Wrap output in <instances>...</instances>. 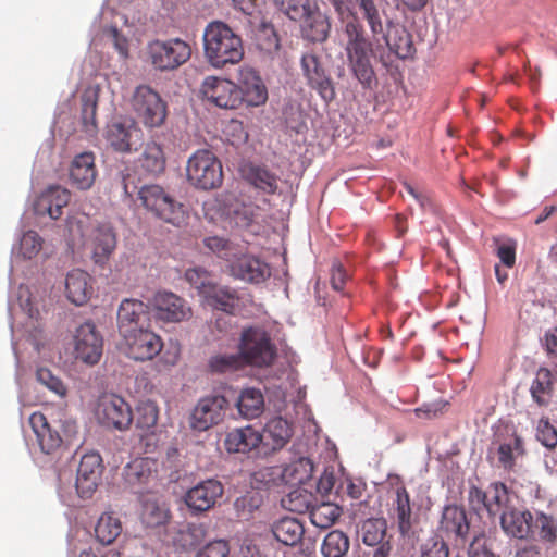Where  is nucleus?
<instances>
[{
  "label": "nucleus",
  "instance_id": "nucleus-1",
  "mask_svg": "<svg viewBox=\"0 0 557 557\" xmlns=\"http://www.w3.org/2000/svg\"><path fill=\"white\" fill-rule=\"evenodd\" d=\"M330 3L339 20L346 22L344 32L347 37L345 52L348 66L364 89H372L376 85L375 72L370 61L373 42L366 37L363 26L356 18L352 0H332Z\"/></svg>",
  "mask_w": 557,
  "mask_h": 557
},
{
  "label": "nucleus",
  "instance_id": "nucleus-2",
  "mask_svg": "<svg viewBox=\"0 0 557 557\" xmlns=\"http://www.w3.org/2000/svg\"><path fill=\"white\" fill-rule=\"evenodd\" d=\"M203 49L207 61L216 69L236 64L244 57L240 36L223 22H211L206 27Z\"/></svg>",
  "mask_w": 557,
  "mask_h": 557
},
{
  "label": "nucleus",
  "instance_id": "nucleus-3",
  "mask_svg": "<svg viewBox=\"0 0 557 557\" xmlns=\"http://www.w3.org/2000/svg\"><path fill=\"white\" fill-rule=\"evenodd\" d=\"M237 348L244 366L268 368L277 356L269 332L259 325L243 329Z\"/></svg>",
  "mask_w": 557,
  "mask_h": 557
},
{
  "label": "nucleus",
  "instance_id": "nucleus-4",
  "mask_svg": "<svg viewBox=\"0 0 557 557\" xmlns=\"http://www.w3.org/2000/svg\"><path fill=\"white\" fill-rule=\"evenodd\" d=\"M138 199L146 210L164 222L177 227L185 224L187 213L184 206L175 201L161 186H143L138 191Z\"/></svg>",
  "mask_w": 557,
  "mask_h": 557
},
{
  "label": "nucleus",
  "instance_id": "nucleus-5",
  "mask_svg": "<svg viewBox=\"0 0 557 557\" xmlns=\"http://www.w3.org/2000/svg\"><path fill=\"white\" fill-rule=\"evenodd\" d=\"M147 61L160 72L174 71L191 57V47L181 38L154 39L147 45Z\"/></svg>",
  "mask_w": 557,
  "mask_h": 557
},
{
  "label": "nucleus",
  "instance_id": "nucleus-6",
  "mask_svg": "<svg viewBox=\"0 0 557 557\" xmlns=\"http://www.w3.org/2000/svg\"><path fill=\"white\" fill-rule=\"evenodd\" d=\"M393 498L389 507V517L396 524L403 537L411 539L419 524V508L411 502L409 492L399 475L391 479Z\"/></svg>",
  "mask_w": 557,
  "mask_h": 557
},
{
  "label": "nucleus",
  "instance_id": "nucleus-7",
  "mask_svg": "<svg viewBox=\"0 0 557 557\" xmlns=\"http://www.w3.org/2000/svg\"><path fill=\"white\" fill-rule=\"evenodd\" d=\"M188 182L199 189H214L223 181V171L220 160L208 149L195 151L186 165Z\"/></svg>",
  "mask_w": 557,
  "mask_h": 557
},
{
  "label": "nucleus",
  "instance_id": "nucleus-8",
  "mask_svg": "<svg viewBox=\"0 0 557 557\" xmlns=\"http://www.w3.org/2000/svg\"><path fill=\"white\" fill-rule=\"evenodd\" d=\"M525 454L524 440L512 425H505L494 433L488 457L496 458L497 467L510 471Z\"/></svg>",
  "mask_w": 557,
  "mask_h": 557
},
{
  "label": "nucleus",
  "instance_id": "nucleus-9",
  "mask_svg": "<svg viewBox=\"0 0 557 557\" xmlns=\"http://www.w3.org/2000/svg\"><path fill=\"white\" fill-rule=\"evenodd\" d=\"M373 4L377 12V16L374 22L373 20H370L369 22V18L361 14L370 28L373 41L375 44H380L382 39L388 49L399 59H407L411 57L414 52V48L410 34L406 29L401 28L396 29L395 35L392 37L391 34L385 30L383 21L384 17H386V11L384 8L386 2L383 0H373Z\"/></svg>",
  "mask_w": 557,
  "mask_h": 557
},
{
  "label": "nucleus",
  "instance_id": "nucleus-10",
  "mask_svg": "<svg viewBox=\"0 0 557 557\" xmlns=\"http://www.w3.org/2000/svg\"><path fill=\"white\" fill-rule=\"evenodd\" d=\"M133 109L148 128L163 125L168 115L166 102L148 85L138 86L133 95Z\"/></svg>",
  "mask_w": 557,
  "mask_h": 557
},
{
  "label": "nucleus",
  "instance_id": "nucleus-11",
  "mask_svg": "<svg viewBox=\"0 0 557 557\" xmlns=\"http://www.w3.org/2000/svg\"><path fill=\"white\" fill-rule=\"evenodd\" d=\"M228 408L227 399L220 394L201 397L189 416L191 430L205 432L223 421Z\"/></svg>",
  "mask_w": 557,
  "mask_h": 557
},
{
  "label": "nucleus",
  "instance_id": "nucleus-12",
  "mask_svg": "<svg viewBox=\"0 0 557 557\" xmlns=\"http://www.w3.org/2000/svg\"><path fill=\"white\" fill-rule=\"evenodd\" d=\"M96 417L101 425L117 431L128 430L134 421L129 404L117 395L102 396L97 405Z\"/></svg>",
  "mask_w": 557,
  "mask_h": 557
},
{
  "label": "nucleus",
  "instance_id": "nucleus-13",
  "mask_svg": "<svg viewBox=\"0 0 557 557\" xmlns=\"http://www.w3.org/2000/svg\"><path fill=\"white\" fill-rule=\"evenodd\" d=\"M121 336L125 354L137 361L152 360L163 347L161 337L146 327L135 329Z\"/></svg>",
  "mask_w": 557,
  "mask_h": 557
},
{
  "label": "nucleus",
  "instance_id": "nucleus-14",
  "mask_svg": "<svg viewBox=\"0 0 557 557\" xmlns=\"http://www.w3.org/2000/svg\"><path fill=\"white\" fill-rule=\"evenodd\" d=\"M76 359L94 366L100 361L103 350V338L97 326L88 321L76 327L73 335Z\"/></svg>",
  "mask_w": 557,
  "mask_h": 557
},
{
  "label": "nucleus",
  "instance_id": "nucleus-15",
  "mask_svg": "<svg viewBox=\"0 0 557 557\" xmlns=\"http://www.w3.org/2000/svg\"><path fill=\"white\" fill-rule=\"evenodd\" d=\"M141 129L133 119L113 120L107 125L104 138L117 152H131L141 141Z\"/></svg>",
  "mask_w": 557,
  "mask_h": 557
},
{
  "label": "nucleus",
  "instance_id": "nucleus-16",
  "mask_svg": "<svg viewBox=\"0 0 557 557\" xmlns=\"http://www.w3.org/2000/svg\"><path fill=\"white\" fill-rule=\"evenodd\" d=\"M201 92L207 100L222 109H236L242 104L237 85L225 78L207 77L201 85Z\"/></svg>",
  "mask_w": 557,
  "mask_h": 557
},
{
  "label": "nucleus",
  "instance_id": "nucleus-17",
  "mask_svg": "<svg viewBox=\"0 0 557 557\" xmlns=\"http://www.w3.org/2000/svg\"><path fill=\"white\" fill-rule=\"evenodd\" d=\"M152 308L158 320L177 323L191 317L187 302L171 292H158L152 298Z\"/></svg>",
  "mask_w": 557,
  "mask_h": 557
},
{
  "label": "nucleus",
  "instance_id": "nucleus-18",
  "mask_svg": "<svg viewBox=\"0 0 557 557\" xmlns=\"http://www.w3.org/2000/svg\"><path fill=\"white\" fill-rule=\"evenodd\" d=\"M102 473L100 454L90 451L82 456L76 475V490L82 498H88L96 491Z\"/></svg>",
  "mask_w": 557,
  "mask_h": 557
},
{
  "label": "nucleus",
  "instance_id": "nucleus-19",
  "mask_svg": "<svg viewBox=\"0 0 557 557\" xmlns=\"http://www.w3.org/2000/svg\"><path fill=\"white\" fill-rule=\"evenodd\" d=\"M301 69L310 87L317 90L326 103L335 99L336 92L333 82L326 75L325 70L315 54H304L301 58Z\"/></svg>",
  "mask_w": 557,
  "mask_h": 557
},
{
  "label": "nucleus",
  "instance_id": "nucleus-20",
  "mask_svg": "<svg viewBox=\"0 0 557 557\" xmlns=\"http://www.w3.org/2000/svg\"><path fill=\"white\" fill-rule=\"evenodd\" d=\"M242 103L249 107H259L268 100V89L258 72L249 66H243L238 71V85Z\"/></svg>",
  "mask_w": 557,
  "mask_h": 557
},
{
  "label": "nucleus",
  "instance_id": "nucleus-21",
  "mask_svg": "<svg viewBox=\"0 0 557 557\" xmlns=\"http://www.w3.org/2000/svg\"><path fill=\"white\" fill-rule=\"evenodd\" d=\"M223 492L221 482L209 479L190 488L185 495V503L194 511H207L215 505Z\"/></svg>",
  "mask_w": 557,
  "mask_h": 557
},
{
  "label": "nucleus",
  "instance_id": "nucleus-22",
  "mask_svg": "<svg viewBox=\"0 0 557 557\" xmlns=\"http://www.w3.org/2000/svg\"><path fill=\"white\" fill-rule=\"evenodd\" d=\"M295 22L300 23L301 35L309 41L324 42L330 35V20L315 2L311 8L307 9V12L300 20H296Z\"/></svg>",
  "mask_w": 557,
  "mask_h": 557
},
{
  "label": "nucleus",
  "instance_id": "nucleus-23",
  "mask_svg": "<svg viewBox=\"0 0 557 557\" xmlns=\"http://www.w3.org/2000/svg\"><path fill=\"white\" fill-rule=\"evenodd\" d=\"M148 320V306L138 299H124L117 311V327L120 335L144 327Z\"/></svg>",
  "mask_w": 557,
  "mask_h": 557
},
{
  "label": "nucleus",
  "instance_id": "nucleus-24",
  "mask_svg": "<svg viewBox=\"0 0 557 557\" xmlns=\"http://www.w3.org/2000/svg\"><path fill=\"white\" fill-rule=\"evenodd\" d=\"M231 274L242 281L259 284L270 276L269 265L260 259L243 255L231 263Z\"/></svg>",
  "mask_w": 557,
  "mask_h": 557
},
{
  "label": "nucleus",
  "instance_id": "nucleus-25",
  "mask_svg": "<svg viewBox=\"0 0 557 557\" xmlns=\"http://www.w3.org/2000/svg\"><path fill=\"white\" fill-rule=\"evenodd\" d=\"M71 194L61 186H50L40 194L34 205V210L38 215H49L57 220L62 215V210L67 206Z\"/></svg>",
  "mask_w": 557,
  "mask_h": 557
},
{
  "label": "nucleus",
  "instance_id": "nucleus-26",
  "mask_svg": "<svg viewBox=\"0 0 557 557\" xmlns=\"http://www.w3.org/2000/svg\"><path fill=\"white\" fill-rule=\"evenodd\" d=\"M470 524L466 511L457 505H447L444 507L440 520L438 531L448 539L465 541L469 533Z\"/></svg>",
  "mask_w": 557,
  "mask_h": 557
},
{
  "label": "nucleus",
  "instance_id": "nucleus-27",
  "mask_svg": "<svg viewBox=\"0 0 557 557\" xmlns=\"http://www.w3.org/2000/svg\"><path fill=\"white\" fill-rule=\"evenodd\" d=\"M157 460L148 457L135 458L124 468L125 482L132 488H141L157 479Z\"/></svg>",
  "mask_w": 557,
  "mask_h": 557
},
{
  "label": "nucleus",
  "instance_id": "nucleus-28",
  "mask_svg": "<svg viewBox=\"0 0 557 557\" xmlns=\"http://www.w3.org/2000/svg\"><path fill=\"white\" fill-rule=\"evenodd\" d=\"M65 293L72 304L85 305L94 294L92 277L81 269L72 270L65 278Z\"/></svg>",
  "mask_w": 557,
  "mask_h": 557
},
{
  "label": "nucleus",
  "instance_id": "nucleus-29",
  "mask_svg": "<svg viewBox=\"0 0 557 557\" xmlns=\"http://www.w3.org/2000/svg\"><path fill=\"white\" fill-rule=\"evenodd\" d=\"M532 511L519 510L510 507L504 511L500 517V527L503 531L511 537L518 540L531 539Z\"/></svg>",
  "mask_w": 557,
  "mask_h": 557
},
{
  "label": "nucleus",
  "instance_id": "nucleus-30",
  "mask_svg": "<svg viewBox=\"0 0 557 557\" xmlns=\"http://www.w3.org/2000/svg\"><path fill=\"white\" fill-rule=\"evenodd\" d=\"M116 248V234L109 224H100L91 233V251L95 263L104 265Z\"/></svg>",
  "mask_w": 557,
  "mask_h": 557
},
{
  "label": "nucleus",
  "instance_id": "nucleus-31",
  "mask_svg": "<svg viewBox=\"0 0 557 557\" xmlns=\"http://www.w3.org/2000/svg\"><path fill=\"white\" fill-rule=\"evenodd\" d=\"M29 424L42 453L51 454L61 446L62 437L57 430L51 428L44 413L40 411L32 413Z\"/></svg>",
  "mask_w": 557,
  "mask_h": 557
},
{
  "label": "nucleus",
  "instance_id": "nucleus-32",
  "mask_svg": "<svg viewBox=\"0 0 557 557\" xmlns=\"http://www.w3.org/2000/svg\"><path fill=\"white\" fill-rule=\"evenodd\" d=\"M97 170L92 152H83L76 156L70 168V180L78 189H89L95 183Z\"/></svg>",
  "mask_w": 557,
  "mask_h": 557
},
{
  "label": "nucleus",
  "instance_id": "nucleus-33",
  "mask_svg": "<svg viewBox=\"0 0 557 557\" xmlns=\"http://www.w3.org/2000/svg\"><path fill=\"white\" fill-rule=\"evenodd\" d=\"M261 442L262 435L251 426H246L228 432L224 446L230 453L247 454L257 448Z\"/></svg>",
  "mask_w": 557,
  "mask_h": 557
},
{
  "label": "nucleus",
  "instance_id": "nucleus-34",
  "mask_svg": "<svg viewBox=\"0 0 557 557\" xmlns=\"http://www.w3.org/2000/svg\"><path fill=\"white\" fill-rule=\"evenodd\" d=\"M272 533L284 545L295 546L302 540L305 528L297 518L283 517L273 523Z\"/></svg>",
  "mask_w": 557,
  "mask_h": 557
},
{
  "label": "nucleus",
  "instance_id": "nucleus-35",
  "mask_svg": "<svg viewBox=\"0 0 557 557\" xmlns=\"http://www.w3.org/2000/svg\"><path fill=\"white\" fill-rule=\"evenodd\" d=\"M531 529V539L539 537L542 542L549 544L557 542V516L534 510Z\"/></svg>",
  "mask_w": 557,
  "mask_h": 557
},
{
  "label": "nucleus",
  "instance_id": "nucleus-36",
  "mask_svg": "<svg viewBox=\"0 0 557 557\" xmlns=\"http://www.w3.org/2000/svg\"><path fill=\"white\" fill-rule=\"evenodd\" d=\"M313 468L309 458L300 457L288 465L281 466V482L292 486L305 484L311 479Z\"/></svg>",
  "mask_w": 557,
  "mask_h": 557
},
{
  "label": "nucleus",
  "instance_id": "nucleus-37",
  "mask_svg": "<svg viewBox=\"0 0 557 557\" xmlns=\"http://www.w3.org/2000/svg\"><path fill=\"white\" fill-rule=\"evenodd\" d=\"M205 298L214 309L222 310L227 313L234 312L239 305L237 292L227 286L213 284L211 288L206 290Z\"/></svg>",
  "mask_w": 557,
  "mask_h": 557
},
{
  "label": "nucleus",
  "instance_id": "nucleus-38",
  "mask_svg": "<svg viewBox=\"0 0 557 557\" xmlns=\"http://www.w3.org/2000/svg\"><path fill=\"white\" fill-rule=\"evenodd\" d=\"M486 504L485 509L490 516L502 517L504 511H507L510 506V495L507 486L500 482H494L486 488Z\"/></svg>",
  "mask_w": 557,
  "mask_h": 557
},
{
  "label": "nucleus",
  "instance_id": "nucleus-39",
  "mask_svg": "<svg viewBox=\"0 0 557 557\" xmlns=\"http://www.w3.org/2000/svg\"><path fill=\"white\" fill-rule=\"evenodd\" d=\"M237 407L240 414L247 419L259 417L264 408L262 393L257 388L244 389L239 396Z\"/></svg>",
  "mask_w": 557,
  "mask_h": 557
},
{
  "label": "nucleus",
  "instance_id": "nucleus-40",
  "mask_svg": "<svg viewBox=\"0 0 557 557\" xmlns=\"http://www.w3.org/2000/svg\"><path fill=\"white\" fill-rule=\"evenodd\" d=\"M553 386L552 372L546 368H540L530 388L532 398L539 406L548 405L553 393Z\"/></svg>",
  "mask_w": 557,
  "mask_h": 557
},
{
  "label": "nucleus",
  "instance_id": "nucleus-41",
  "mask_svg": "<svg viewBox=\"0 0 557 557\" xmlns=\"http://www.w3.org/2000/svg\"><path fill=\"white\" fill-rule=\"evenodd\" d=\"M98 99V87H88L82 94V121L86 132H95L97 129Z\"/></svg>",
  "mask_w": 557,
  "mask_h": 557
},
{
  "label": "nucleus",
  "instance_id": "nucleus-42",
  "mask_svg": "<svg viewBox=\"0 0 557 557\" xmlns=\"http://www.w3.org/2000/svg\"><path fill=\"white\" fill-rule=\"evenodd\" d=\"M121 532V521L111 513L101 515L95 527V536L102 545L112 544Z\"/></svg>",
  "mask_w": 557,
  "mask_h": 557
},
{
  "label": "nucleus",
  "instance_id": "nucleus-43",
  "mask_svg": "<svg viewBox=\"0 0 557 557\" xmlns=\"http://www.w3.org/2000/svg\"><path fill=\"white\" fill-rule=\"evenodd\" d=\"M349 537L339 530L329 532L321 545L323 557H345L349 550Z\"/></svg>",
  "mask_w": 557,
  "mask_h": 557
},
{
  "label": "nucleus",
  "instance_id": "nucleus-44",
  "mask_svg": "<svg viewBox=\"0 0 557 557\" xmlns=\"http://www.w3.org/2000/svg\"><path fill=\"white\" fill-rule=\"evenodd\" d=\"M315 496L301 487L290 491L285 497L282 498V506L293 512L305 513L309 512L313 507Z\"/></svg>",
  "mask_w": 557,
  "mask_h": 557
},
{
  "label": "nucleus",
  "instance_id": "nucleus-45",
  "mask_svg": "<svg viewBox=\"0 0 557 557\" xmlns=\"http://www.w3.org/2000/svg\"><path fill=\"white\" fill-rule=\"evenodd\" d=\"M140 166L150 174H160L165 169V157L162 147L148 143L139 158Z\"/></svg>",
  "mask_w": 557,
  "mask_h": 557
},
{
  "label": "nucleus",
  "instance_id": "nucleus-46",
  "mask_svg": "<svg viewBox=\"0 0 557 557\" xmlns=\"http://www.w3.org/2000/svg\"><path fill=\"white\" fill-rule=\"evenodd\" d=\"M264 433L272 441L273 449H280L285 446L293 435L290 424L282 417L271 419L265 424Z\"/></svg>",
  "mask_w": 557,
  "mask_h": 557
},
{
  "label": "nucleus",
  "instance_id": "nucleus-47",
  "mask_svg": "<svg viewBox=\"0 0 557 557\" xmlns=\"http://www.w3.org/2000/svg\"><path fill=\"white\" fill-rule=\"evenodd\" d=\"M341 513V507L333 503L314 504L310 510V521L320 529H327L335 523Z\"/></svg>",
  "mask_w": 557,
  "mask_h": 557
},
{
  "label": "nucleus",
  "instance_id": "nucleus-48",
  "mask_svg": "<svg viewBox=\"0 0 557 557\" xmlns=\"http://www.w3.org/2000/svg\"><path fill=\"white\" fill-rule=\"evenodd\" d=\"M387 523L383 518H371L363 521L360 529V536L363 544L376 546L385 541Z\"/></svg>",
  "mask_w": 557,
  "mask_h": 557
},
{
  "label": "nucleus",
  "instance_id": "nucleus-49",
  "mask_svg": "<svg viewBox=\"0 0 557 557\" xmlns=\"http://www.w3.org/2000/svg\"><path fill=\"white\" fill-rule=\"evenodd\" d=\"M159 408L152 400L140 401L136 407V428L149 431L157 425Z\"/></svg>",
  "mask_w": 557,
  "mask_h": 557
},
{
  "label": "nucleus",
  "instance_id": "nucleus-50",
  "mask_svg": "<svg viewBox=\"0 0 557 557\" xmlns=\"http://www.w3.org/2000/svg\"><path fill=\"white\" fill-rule=\"evenodd\" d=\"M251 486L256 490L278 486L281 482V466L263 467L251 474Z\"/></svg>",
  "mask_w": 557,
  "mask_h": 557
},
{
  "label": "nucleus",
  "instance_id": "nucleus-51",
  "mask_svg": "<svg viewBox=\"0 0 557 557\" xmlns=\"http://www.w3.org/2000/svg\"><path fill=\"white\" fill-rule=\"evenodd\" d=\"M262 504V496L258 492H248L238 497L234 503L236 516L242 520H249L252 513L259 509Z\"/></svg>",
  "mask_w": 557,
  "mask_h": 557
},
{
  "label": "nucleus",
  "instance_id": "nucleus-52",
  "mask_svg": "<svg viewBox=\"0 0 557 557\" xmlns=\"http://www.w3.org/2000/svg\"><path fill=\"white\" fill-rule=\"evenodd\" d=\"M208 366L213 373L232 372L245 367L238 352L212 356L209 359Z\"/></svg>",
  "mask_w": 557,
  "mask_h": 557
},
{
  "label": "nucleus",
  "instance_id": "nucleus-53",
  "mask_svg": "<svg viewBox=\"0 0 557 557\" xmlns=\"http://www.w3.org/2000/svg\"><path fill=\"white\" fill-rule=\"evenodd\" d=\"M248 178L255 187L267 194H274L277 189V177L264 168H252Z\"/></svg>",
  "mask_w": 557,
  "mask_h": 557
},
{
  "label": "nucleus",
  "instance_id": "nucleus-54",
  "mask_svg": "<svg viewBox=\"0 0 557 557\" xmlns=\"http://www.w3.org/2000/svg\"><path fill=\"white\" fill-rule=\"evenodd\" d=\"M275 7L289 20H300L314 3L310 0H273Z\"/></svg>",
  "mask_w": 557,
  "mask_h": 557
},
{
  "label": "nucleus",
  "instance_id": "nucleus-55",
  "mask_svg": "<svg viewBox=\"0 0 557 557\" xmlns=\"http://www.w3.org/2000/svg\"><path fill=\"white\" fill-rule=\"evenodd\" d=\"M420 557H448L449 548L447 543L438 534L428 537L420 545Z\"/></svg>",
  "mask_w": 557,
  "mask_h": 557
},
{
  "label": "nucleus",
  "instance_id": "nucleus-56",
  "mask_svg": "<svg viewBox=\"0 0 557 557\" xmlns=\"http://www.w3.org/2000/svg\"><path fill=\"white\" fill-rule=\"evenodd\" d=\"M537 441L548 449L557 447V429L549 422V419L543 417L536 425Z\"/></svg>",
  "mask_w": 557,
  "mask_h": 557
},
{
  "label": "nucleus",
  "instance_id": "nucleus-57",
  "mask_svg": "<svg viewBox=\"0 0 557 557\" xmlns=\"http://www.w3.org/2000/svg\"><path fill=\"white\" fill-rule=\"evenodd\" d=\"M37 381L49 388L51 392L63 397L66 395V386L62 380L55 376L48 368H38L36 372Z\"/></svg>",
  "mask_w": 557,
  "mask_h": 557
},
{
  "label": "nucleus",
  "instance_id": "nucleus-58",
  "mask_svg": "<svg viewBox=\"0 0 557 557\" xmlns=\"http://www.w3.org/2000/svg\"><path fill=\"white\" fill-rule=\"evenodd\" d=\"M185 277L203 296H206V290L213 286L209 272L200 268L187 270Z\"/></svg>",
  "mask_w": 557,
  "mask_h": 557
},
{
  "label": "nucleus",
  "instance_id": "nucleus-59",
  "mask_svg": "<svg viewBox=\"0 0 557 557\" xmlns=\"http://www.w3.org/2000/svg\"><path fill=\"white\" fill-rule=\"evenodd\" d=\"M41 237L34 231L26 232L20 244L21 253L26 259H32L41 250Z\"/></svg>",
  "mask_w": 557,
  "mask_h": 557
},
{
  "label": "nucleus",
  "instance_id": "nucleus-60",
  "mask_svg": "<svg viewBox=\"0 0 557 557\" xmlns=\"http://www.w3.org/2000/svg\"><path fill=\"white\" fill-rule=\"evenodd\" d=\"M469 557H497L487 546V537L480 533L473 537L468 548Z\"/></svg>",
  "mask_w": 557,
  "mask_h": 557
},
{
  "label": "nucleus",
  "instance_id": "nucleus-61",
  "mask_svg": "<svg viewBox=\"0 0 557 557\" xmlns=\"http://www.w3.org/2000/svg\"><path fill=\"white\" fill-rule=\"evenodd\" d=\"M230 554L228 543L224 540H216L208 543L201 548L196 557H227Z\"/></svg>",
  "mask_w": 557,
  "mask_h": 557
},
{
  "label": "nucleus",
  "instance_id": "nucleus-62",
  "mask_svg": "<svg viewBox=\"0 0 557 557\" xmlns=\"http://www.w3.org/2000/svg\"><path fill=\"white\" fill-rule=\"evenodd\" d=\"M348 278L349 275L343 264L338 261L333 262L331 269V285L333 289L342 292Z\"/></svg>",
  "mask_w": 557,
  "mask_h": 557
},
{
  "label": "nucleus",
  "instance_id": "nucleus-63",
  "mask_svg": "<svg viewBox=\"0 0 557 557\" xmlns=\"http://www.w3.org/2000/svg\"><path fill=\"white\" fill-rule=\"evenodd\" d=\"M205 246L221 258L227 257L228 240L219 236H211L205 239Z\"/></svg>",
  "mask_w": 557,
  "mask_h": 557
},
{
  "label": "nucleus",
  "instance_id": "nucleus-64",
  "mask_svg": "<svg viewBox=\"0 0 557 557\" xmlns=\"http://www.w3.org/2000/svg\"><path fill=\"white\" fill-rule=\"evenodd\" d=\"M497 257L507 268H512L516 263V247L513 244H502L497 248Z\"/></svg>",
  "mask_w": 557,
  "mask_h": 557
}]
</instances>
